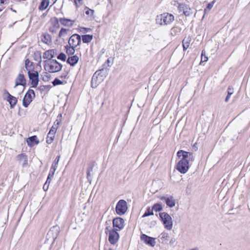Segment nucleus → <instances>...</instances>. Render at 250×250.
Instances as JSON below:
<instances>
[{
	"label": "nucleus",
	"mask_w": 250,
	"mask_h": 250,
	"mask_svg": "<svg viewBox=\"0 0 250 250\" xmlns=\"http://www.w3.org/2000/svg\"><path fill=\"white\" fill-rule=\"evenodd\" d=\"M160 199L165 201L167 205L170 208H173L175 206V200L172 196H162Z\"/></svg>",
	"instance_id": "13"
},
{
	"label": "nucleus",
	"mask_w": 250,
	"mask_h": 250,
	"mask_svg": "<svg viewBox=\"0 0 250 250\" xmlns=\"http://www.w3.org/2000/svg\"><path fill=\"white\" fill-rule=\"evenodd\" d=\"M96 72H99V77H101L102 78L103 77V80L106 77L107 74V70L104 68L97 70Z\"/></svg>",
	"instance_id": "31"
},
{
	"label": "nucleus",
	"mask_w": 250,
	"mask_h": 250,
	"mask_svg": "<svg viewBox=\"0 0 250 250\" xmlns=\"http://www.w3.org/2000/svg\"><path fill=\"white\" fill-rule=\"evenodd\" d=\"M118 230L115 229H111L108 232V240L109 242L112 244H116L119 239V234L117 232Z\"/></svg>",
	"instance_id": "9"
},
{
	"label": "nucleus",
	"mask_w": 250,
	"mask_h": 250,
	"mask_svg": "<svg viewBox=\"0 0 250 250\" xmlns=\"http://www.w3.org/2000/svg\"><path fill=\"white\" fill-rule=\"evenodd\" d=\"M44 68L50 73L57 72L61 70L62 65L56 60L44 61Z\"/></svg>",
	"instance_id": "3"
},
{
	"label": "nucleus",
	"mask_w": 250,
	"mask_h": 250,
	"mask_svg": "<svg viewBox=\"0 0 250 250\" xmlns=\"http://www.w3.org/2000/svg\"><path fill=\"white\" fill-rule=\"evenodd\" d=\"M55 171H56L55 169L51 168L50 169L49 174H48V176H50V177L53 178Z\"/></svg>",
	"instance_id": "45"
},
{
	"label": "nucleus",
	"mask_w": 250,
	"mask_h": 250,
	"mask_svg": "<svg viewBox=\"0 0 250 250\" xmlns=\"http://www.w3.org/2000/svg\"><path fill=\"white\" fill-rule=\"evenodd\" d=\"M85 14L86 15H88V16H89L91 18H93L94 11L92 9L89 8L88 7H87L85 8Z\"/></svg>",
	"instance_id": "36"
},
{
	"label": "nucleus",
	"mask_w": 250,
	"mask_h": 250,
	"mask_svg": "<svg viewBox=\"0 0 250 250\" xmlns=\"http://www.w3.org/2000/svg\"><path fill=\"white\" fill-rule=\"evenodd\" d=\"M46 187H47V186H46L45 187V189H46Z\"/></svg>",
	"instance_id": "60"
},
{
	"label": "nucleus",
	"mask_w": 250,
	"mask_h": 250,
	"mask_svg": "<svg viewBox=\"0 0 250 250\" xmlns=\"http://www.w3.org/2000/svg\"><path fill=\"white\" fill-rule=\"evenodd\" d=\"M62 83H63V82L62 81H61L60 80H59L57 78L55 79V80L52 82V83L54 86H56V85H59V84H62Z\"/></svg>",
	"instance_id": "42"
},
{
	"label": "nucleus",
	"mask_w": 250,
	"mask_h": 250,
	"mask_svg": "<svg viewBox=\"0 0 250 250\" xmlns=\"http://www.w3.org/2000/svg\"><path fill=\"white\" fill-rule=\"evenodd\" d=\"M60 156H58L56 158V159H55L54 162H53V163L56 164L58 165V163H59V162L60 161Z\"/></svg>",
	"instance_id": "49"
},
{
	"label": "nucleus",
	"mask_w": 250,
	"mask_h": 250,
	"mask_svg": "<svg viewBox=\"0 0 250 250\" xmlns=\"http://www.w3.org/2000/svg\"><path fill=\"white\" fill-rule=\"evenodd\" d=\"M177 155L179 158H182L178 163L176 169L180 173L185 174L189 169V162L194 160V156L192 153L183 150H179Z\"/></svg>",
	"instance_id": "1"
},
{
	"label": "nucleus",
	"mask_w": 250,
	"mask_h": 250,
	"mask_svg": "<svg viewBox=\"0 0 250 250\" xmlns=\"http://www.w3.org/2000/svg\"><path fill=\"white\" fill-rule=\"evenodd\" d=\"M152 208V209L153 210L155 211L156 212L160 211L161 210H162V209H163L162 205L161 204H158V203L155 204L153 206Z\"/></svg>",
	"instance_id": "35"
},
{
	"label": "nucleus",
	"mask_w": 250,
	"mask_h": 250,
	"mask_svg": "<svg viewBox=\"0 0 250 250\" xmlns=\"http://www.w3.org/2000/svg\"><path fill=\"white\" fill-rule=\"evenodd\" d=\"M59 60H61L62 61H65L66 58V56L63 53H61L57 57Z\"/></svg>",
	"instance_id": "41"
},
{
	"label": "nucleus",
	"mask_w": 250,
	"mask_h": 250,
	"mask_svg": "<svg viewBox=\"0 0 250 250\" xmlns=\"http://www.w3.org/2000/svg\"><path fill=\"white\" fill-rule=\"evenodd\" d=\"M6 1V0H0V3L1 4H4L5 3V2Z\"/></svg>",
	"instance_id": "51"
},
{
	"label": "nucleus",
	"mask_w": 250,
	"mask_h": 250,
	"mask_svg": "<svg viewBox=\"0 0 250 250\" xmlns=\"http://www.w3.org/2000/svg\"><path fill=\"white\" fill-rule=\"evenodd\" d=\"M124 220L120 217H117L113 220V225L115 228L114 229L119 230L124 227Z\"/></svg>",
	"instance_id": "11"
},
{
	"label": "nucleus",
	"mask_w": 250,
	"mask_h": 250,
	"mask_svg": "<svg viewBox=\"0 0 250 250\" xmlns=\"http://www.w3.org/2000/svg\"><path fill=\"white\" fill-rule=\"evenodd\" d=\"M58 119L56 120L54 123V125L50 129L49 133H52V134H55L56 131L58 128V126L61 122V118H62V114H59L57 117Z\"/></svg>",
	"instance_id": "18"
},
{
	"label": "nucleus",
	"mask_w": 250,
	"mask_h": 250,
	"mask_svg": "<svg viewBox=\"0 0 250 250\" xmlns=\"http://www.w3.org/2000/svg\"><path fill=\"white\" fill-rule=\"evenodd\" d=\"M95 166V162H92L88 165V167L87 171L89 172H91L93 171V168Z\"/></svg>",
	"instance_id": "43"
},
{
	"label": "nucleus",
	"mask_w": 250,
	"mask_h": 250,
	"mask_svg": "<svg viewBox=\"0 0 250 250\" xmlns=\"http://www.w3.org/2000/svg\"><path fill=\"white\" fill-rule=\"evenodd\" d=\"M162 243H167L168 240L169 235L167 232H163L159 236Z\"/></svg>",
	"instance_id": "28"
},
{
	"label": "nucleus",
	"mask_w": 250,
	"mask_h": 250,
	"mask_svg": "<svg viewBox=\"0 0 250 250\" xmlns=\"http://www.w3.org/2000/svg\"><path fill=\"white\" fill-rule=\"evenodd\" d=\"M159 216L165 228L167 230H171L173 227V221L171 217L166 212L160 213Z\"/></svg>",
	"instance_id": "4"
},
{
	"label": "nucleus",
	"mask_w": 250,
	"mask_h": 250,
	"mask_svg": "<svg viewBox=\"0 0 250 250\" xmlns=\"http://www.w3.org/2000/svg\"><path fill=\"white\" fill-rule=\"evenodd\" d=\"M127 204L124 200H120L117 203L116 206V212L119 215H122L125 214L127 210Z\"/></svg>",
	"instance_id": "5"
},
{
	"label": "nucleus",
	"mask_w": 250,
	"mask_h": 250,
	"mask_svg": "<svg viewBox=\"0 0 250 250\" xmlns=\"http://www.w3.org/2000/svg\"><path fill=\"white\" fill-rule=\"evenodd\" d=\"M65 48L66 49V53L68 55H73L75 53V47H73L72 46H70V45H69V46L67 45L65 47Z\"/></svg>",
	"instance_id": "33"
},
{
	"label": "nucleus",
	"mask_w": 250,
	"mask_h": 250,
	"mask_svg": "<svg viewBox=\"0 0 250 250\" xmlns=\"http://www.w3.org/2000/svg\"><path fill=\"white\" fill-rule=\"evenodd\" d=\"M26 143L28 146H32L34 144L38 145L40 141L37 137L35 135L28 138L26 140Z\"/></svg>",
	"instance_id": "19"
},
{
	"label": "nucleus",
	"mask_w": 250,
	"mask_h": 250,
	"mask_svg": "<svg viewBox=\"0 0 250 250\" xmlns=\"http://www.w3.org/2000/svg\"><path fill=\"white\" fill-rule=\"evenodd\" d=\"M54 233H55V235L53 236V239L54 241L55 240V239L57 238L58 235L59 233V228L57 226H54L53 227L51 228L50 229L48 233V235H52Z\"/></svg>",
	"instance_id": "24"
},
{
	"label": "nucleus",
	"mask_w": 250,
	"mask_h": 250,
	"mask_svg": "<svg viewBox=\"0 0 250 250\" xmlns=\"http://www.w3.org/2000/svg\"><path fill=\"white\" fill-rule=\"evenodd\" d=\"M81 36L77 34L72 35L68 41L69 45L73 47H76L81 42Z\"/></svg>",
	"instance_id": "8"
},
{
	"label": "nucleus",
	"mask_w": 250,
	"mask_h": 250,
	"mask_svg": "<svg viewBox=\"0 0 250 250\" xmlns=\"http://www.w3.org/2000/svg\"><path fill=\"white\" fill-rule=\"evenodd\" d=\"M153 209H150L149 208L147 209L145 213L143 215V217H146L149 215H153Z\"/></svg>",
	"instance_id": "38"
},
{
	"label": "nucleus",
	"mask_w": 250,
	"mask_h": 250,
	"mask_svg": "<svg viewBox=\"0 0 250 250\" xmlns=\"http://www.w3.org/2000/svg\"><path fill=\"white\" fill-rule=\"evenodd\" d=\"M90 173L87 171V178L88 179L89 177L90 176Z\"/></svg>",
	"instance_id": "52"
},
{
	"label": "nucleus",
	"mask_w": 250,
	"mask_h": 250,
	"mask_svg": "<svg viewBox=\"0 0 250 250\" xmlns=\"http://www.w3.org/2000/svg\"><path fill=\"white\" fill-rule=\"evenodd\" d=\"M61 24L64 26L71 27L73 26L75 21L65 18H60L59 19Z\"/></svg>",
	"instance_id": "20"
},
{
	"label": "nucleus",
	"mask_w": 250,
	"mask_h": 250,
	"mask_svg": "<svg viewBox=\"0 0 250 250\" xmlns=\"http://www.w3.org/2000/svg\"><path fill=\"white\" fill-rule=\"evenodd\" d=\"M55 137V134L52 133H48L46 138V143L48 144H50L53 141Z\"/></svg>",
	"instance_id": "32"
},
{
	"label": "nucleus",
	"mask_w": 250,
	"mask_h": 250,
	"mask_svg": "<svg viewBox=\"0 0 250 250\" xmlns=\"http://www.w3.org/2000/svg\"><path fill=\"white\" fill-rule=\"evenodd\" d=\"M107 228H106V229H105V233H107Z\"/></svg>",
	"instance_id": "56"
},
{
	"label": "nucleus",
	"mask_w": 250,
	"mask_h": 250,
	"mask_svg": "<svg viewBox=\"0 0 250 250\" xmlns=\"http://www.w3.org/2000/svg\"><path fill=\"white\" fill-rule=\"evenodd\" d=\"M59 20L57 18L54 17L50 20V23L52 26L58 29L60 27Z\"/></svg>",
	"instance_id": "25"
},
{
	"label": "nucleus",
	"mask_w": 250,
	"mask_h": 250,
	"mask_svg": "<svg viewBox=\"0 0 250 250\" xmlns=\"http://www.w3.org/2000/svg\"><path fill=\"white\" fill-rule=\"evenodd\" d=\"M215 2L216 0H213L211 2L208 3L206 8L204 9L205 12L207 13L209 12L212 9Z\"/></svg>",
	"instance_id": "34"
},
{
	"label": "nucleus",
	"mask_w": 250,
	"mask_h": 250,
	"mask_svg": "<svg viewBox=\"0 0 250 250\" xmlns=\"http://www.w3.org/2000/svg\"><path fill=\"white\" fill-rule=\"evenodd\" d=\"M79 57L76 56H72L69 57L67 60V62L69 63L71 66H74L79 61Z\"/></svg>",
	"instance_id": "23"
},
{
	"label": "nucleus",
	"mask_w": 250,
	"mask_h": 250,
	"mask_svg": "<svg viewBox=\"0 0 250 250\" xmlns=\"http://www.w3.org/2000/svg\"><path fill=\"white\" fill-rule=\"evenodd\" d=\"M67 31H68V30H67L65 28H62L59 32V37L60 38L64 37L66 35Z\"/></svg>",
	"instance_id": "39"
},
{
	"label": "nucleus",
	"mask_w": 250,
	"mask_h": 250,
	"mask_svg": "<svg viewBox=\"0 0 250 250\" xmlns=\"http://www.w3.org/2000/svg\"><path fill=\"white\" fill-rule=\"evenodd\" d=\"M103 81V77H99V72H95L91 80V86L92 88H96L97 86Z\"/></svg>",
	"instance_id": "12"
},
{
	"label": "nucleus",
	"mask_w": 250,
	"mask_h": 250,
	"mask_svg": "<svg viewBox=\"0 0 250 250\" xmlns=\"http://www.w3.org/2000/svg\"><path fill=\"white\" fill-rule=\"evenodd\" d=\"M26 84V80L25 79L24 76L22 74H20L17 78L16 79L15 85L14 88H16L18 85H22L23 86V90L24 89V87Z\"/></svg>",
	"instance_id": "16"
},
{
	"label": "nucleus",
	"mask_w": 250,
	"mask_h": 250,
	"mask_svg": "<svg viewBox=\"0 0 250 250\" xmlns=\"http://www.w3.org/2000/svg\"><path fill=\"white\" fill-rule=\"evenodd\" d=\"M63 77L65 78V76H64V75H62V76H61V78H63Z\"/></svg>",
	"instance_id": "58"
},
{
	"label": "nucleus",
	"mask_w": 250,
	"mask_h": 250,
	"mask_svg": "<svg viewBox=\"0 0 250 250\" xmlns=\"http://www.w3.org/2000/svg\"><path fill=\"white\" fill-rule=\"evenodd\" d=\"M232 94H233V89L230 88H229L228 89V95L225 99V101L226 102H228L229 101V97Z\"/></svg>",
	"instance_id": "40"
},
{
	"label": "nucleus",
	"mask_w": 250,
	"mask_h": 250,
	"mask_svg": "<svg viewBox=\"0 0 250 250\" xmlns=\"http://www.w3.org/2000/svg\"><path fill=\"white\" fill-rule=\"evenodd\" d=\"M57 30L58 29L57 28H55L52 26L49 28V31L53 33H56Z\"/></svg>",
	"instance_id": "48"
},
{
	"label": "nucleus",
	"mask_w": 250,
	"mask_h": 250,
	"mask_svg": "<svg viewBox=\"0 0 250 250\" xmlns=\"http://www.w3.org/2000/svg\"><path fill=\"white\" fill-rule=\"evenodd\" d=\"M179 12H183L186 16H189L192 14L191 9L189 6L185 3H180L178 6Z\"/></svg>",
	"instance_id": "10"
},
{
	"label": "nucleus",
	"mask_w": 250,
	"mask_h": 250,
	"mask_svg": "<svg viewBox=\"0 0 250 250\" xmlns=\"http://www.w3.org/2000/svg\"><path fill=\"white\" fill-rule=\"evenodd\" d=\"M41 40L43 42L47 44H50L52 43L51 36L47 33L42 34Z\"/></svg>",
	"instance_id": "21"
},
{
	"label": "nucleus",
	"mask_w": 250,
	"mask_h": 250,
	"mask_svg": "<svg viewBox=\"0 0 250 250\" xmlns=\"http://www.w3.org/2000/svg\"><path fill=\"white\" fill-rule=\"evenodd\" d=\"M199 250V249H198V248H197V247H196V248H194V249H191V250Z\"/></svg>",
	"instance_id": "53"
},
{
	"label": "nucleus",
	"mask_w": 250,
	"mask_h": 250,
	"mask_svg": "<svg viewBox=\"0 0 250 250\" xmlns=\"http://www.w3.org/2000/svg\"><path fill=\"white\" fill-rule=\"evenodd\" d=\"M58 167V165L56 164L53 163L52 165V166L51 167V168L55 169L56 170L57 168Z\"/></svg>",
	"instance_id": "50"
},
{
	"label": "nucleus",
	"mask_w": 250,
	"mask_h": 250,
	"mask_svg": "<svg viewBox=\"0 0 250 250\" xmlns=\"http://www.w3.org/2000/svg\"><path fill=\"white\" fill-rule=\"evenodd\" d=\"M82 40L84 43H89L93 39V35H84L82 36Z\"/></svg>",
	"instance_id": "29"
},
{
	"label": "nucleus",
	"mask_w": 250,
	"mask_h": 250,
	"mask_svg": "<svg viewBox=\"0 0 250 250\" xmlns=\"http://www.w3.org/2000/svg\"><path fill=\"white\" fill-rule=\"evenodd\" d=\"M35 97V94L34 91L32 89H29L24 95L22 100L23 106L27 107Z\"/></svg>",
	"instance_id": "6"
},
{
	"label": "nucleus",
	"mask_w": 250,
	"mask_h": 250,
	"mask_svg": "<svg viewBox=\"0 0 250 250\" xmlns=\"http://www.w3.org/2000/svg\"><path fill=\"white\" fill-rule=\"evenodd\" d=\"M1 9H0V11H1Z\"/></svg>",
	"instance_id": "61"
},
{
	"label": "nucleus",
	"mask_w": 250,
	"mask_h": 250,
	"mask_svg": "<svg viewBox=\"0 0 250 250\" xmlns=\"http://www.w3.org/2000/svg\"><path fill=\"white\" fill-rule=\"evenodd\" d=\"M74 3L76 7H80L83 4V0H74Z\"/></svg>",
	"instance_id": "44"
},
{
	"label": "nucleus",
	"mask_w": 250,
	"mask_h": 250,
	"mask_svg": "<svg viewBox=\"0 0 250 250\" xmlns=\"http://www.w3.org/2000/svg\"><path fill=\"white\" fill-rule=\"evenodd\" d=\"M113 250L112 249L110 248V249H107V250Z\"/></svg>",
	"instance_id": "55"
},
{
	"label": "nucleus",
	"mask_w": 250,
	"mask_h": 250,
	"mask_svg": "<svg viewBox=\"0 0 250 250\" xmlns=\"http://www.w3.org/2000/svg\"><path fill=\"white\" fill-rule=\"evenodd\" d=\"M4 94L7 95L6 100L9 103L11 108H13L17 103V99L10 94V93L6 90H4Z\"/></svg>",
	"instance_id": "14"
},
{
	"label": "nucleus",
	"mask_w": 250,
	"mask_h": 250,
	"mask_svg": "<svg viewBox=\"0 0 250 250\" xmlns=\"http://www.w3.org/2000/svg\"><path fill=\"white\" fill-rule=\"evenodd\" d=\"M63 77L65 78V76H64V75H62V76H61V78H63Z\"/></svg>",
	"instance_id": "59"
},
{
	"label": "nucleus",
	"mask_w": 250,
	"mask_h": 250,
	"mask_svg": "<svg viewBox=\"0 0 250 250\" xmlns=\"http://www.w3.org/2000/svg\"><path fill=\"white\" fill-rule=\"evenodd\" d=\"M53 179V177H50V176H48V177H47V179L46 180V181L45 182V183L44 184V186H43V189L44 190H47L48 188V185H47V184H49L51 181H52V179Z\"/></svg>",
	"instance_id": "37"
},
{
	"label": "nucleus",
	"mask_w": 250,
	"mask_h": 250,
	"mask_svg": "<svg viewBox=\"0 0 250 250\" xmlns=\"http://www.w3.org/2000/svg\"><path fill=\"white\" fill-rule=\"evenodd\" d=\"M32 62H31L29 59H26L25 61V66L26 70L29 72V71H32L33 69V67L32 65Z\"/></svg>",
	"instance_id": "30"
},
{
	"label": "nucleus",
	"mask_w": 250,
	"mask_h": 250,
	"mask_svg": "<svg viewBox=\"0 0 250 250\" xmlns=\"http://www.w3.org/2000/svg\"><path fill=\"white\" fill-rule=\"evenodd\" d=\"M174 20V17L172 14L164 13L157 16L156 22L161 25H167L172 23Z\"/></svg>",
	"instance_id": "2"
},
{
	"label": "nucleus",
	"mask_w": 250,
	"mask_h": 250,
	"mask_svg": "<svg viewBox=\"0 0 250 250\" xmlns=\"http://www.w3.org/2000/svg\"><path fill=\"white\" fill-rule=\"evenodd\" d=\"M190 39L189 37L188 38H185L184 40H183L182 43H183V50L184 51H186L188 47H189V45L190 44Z\"/></svg>",
	"instance_id": "27"
},
{
	"label": "nucleus",
	"mask_w": 250,
	"mask_h": 250,
	"mask_svg": "<svg viewBox=\"0 0 250 250\" xmlns=\"http://www.w3.org/2000/svg\"><path fill=\"white\" fill-rule=\"evenodd\" d=\"M17 160L22 167H25L28 164L27 156L24 153H21L17 156Z\"/></svg>",
	"instance_id": "15"
},
{
	"label": "nucleus",
	"mask_w": 250,
	"mask_h": 250,
	"mask_svg": "<svg viewBox=\"0 0 250 250\" xmlns=\"http://www.w3.org/2000/svg\"><path fill=\"white\" fill-rule=\"evenodd\" d=\"M55 54V51L53 49L52 50H49L47 51H46L43 53V57L44 59H48V61L52 60V58L54 57V55Z\"/></svg>",
	"instance_id": "22"
},
{
	"label": "nucleus",
	"mask_w": 250,
	"mask_h": 250,
	"mask_svg": "<svg viewBox=\"0 0 250 250\" xmlns=\"http://www.w3.org/2000/svg\"><path fill=\"white\" fill-rule=\"evenodd\" d=\"M175 29H176V27H174V28L172 29V31H174L175 30Z\"/></svg>",
	"instance_id": "57"
},
{
	"label": "nucleus",
	"mask_w": 250,
	"mask_h": 250,
	"mask_svg": "<svg viewBox=\"0 0 250 250\" xmlns=\"http://www.w3.org/2000/svg\"><path fill=\"white\" fill-rule=\"evenodd\" d=\"M91 30V28H85V27H82L81 29V31L84 33V32H88Z\"/></svg>",
	"instance_id": "46"
},
{
	"label": "nucleus",
	"mask_w": 250,
	"mask_h": 250,
	"mask_svg": "<svg viewBox=\"0 0 250 250\" xmlns=\"http://www.w3.org/2000/svg\"><path fill=\"white\" fill-rule=\"evenodd\" d=\"M107 63H108V64L110 62V60H109V59H107Z\"/></svg>",
	"instance_id": "54"
},
{
	"label": "nucleus",
	"mask_w": 250,
	"mask_h": 250,
	"mask_svg": "<svg viewBox=\"0 0 250 250\" xmlns=\"http://www.w3.org/2000/svg\"><path fill=\"white\" fill-rule=\"evenodd\" d=\"M28 77L31 81V85L32 87H36L39 84V73L37 71L32 70L28 72Z\"/></svg>",
	"instance_id": "7"
},
{
	"label": "nucleus",
	"mask_w": 250,
	"mask_h": 250,
	"mask_svg": "<svg viewBox=\"0 0 250 250\" xmlns=\"http://www.w3.org/2000/svg\"><path fill=\"white\" fill-rule=\"evenodd\" d=\"M49 2L50 1L49 0H42L39 6L40 10L42 11L46 9L48 6Z\"/></svg>",
	"instance_id": "26"
},
{
	"label": "nucleus",
	"mask_w": 250,
	"mask_h": 250,
	"mask_svg": "<svg viewBox=\"0 0 250 250\" xmlns=\"http://www.w3.org/2000/svg\"><path fill=\"white\" fill-rule=\"evenodd\" d=\"M208 60V58L207 57H206L205 55L204 56L203 55V51L202 52V55H201V62H207Z\"/></svg>",
	"instance_id": "47"
},
{
	"label": "nucleus",
	"mask_w": 250,
	"mask_h": 250,
	"mask_svg": "<svg viewBox=\"0 0 250 250\" xmlns=\"http://www.w3.org/2000/svg\"><path fill=\"white\" fill-rule=\"evenodd\" d=\"M141 239L144 241L146 244L149 245L151 246H154L155 245V239L154 238L149 237L146 234H142L141 236Z\"/></svg>",
	"instance_id": "17"
}]
</instances>
